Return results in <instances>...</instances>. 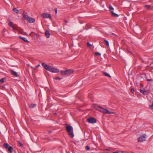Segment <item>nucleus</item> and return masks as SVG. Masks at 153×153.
Wrapping results in <instances>:
<instances>
[{"mask_svg": "<svg viewBox=\"0 0 153 153\" xmlns=\"http://www.w3.org/2000/svg\"><path fill=\"white\" fill-rule=\"evenodd\" d=\"M73 71L71 70H68L65 71H61V74L62 75L67 76L73 73Z\"/></svg>", "mask_w": 153, "mask_h": 153, "instance_id": "obj_5", "label": "nucleus"}, {"mask_svg": "<svg viewBox=\"0 0 153 153\" xmlns=\"http://www.w3.org/2000/svg\"><path fill=\"white\" fill-rule=\"evenodd\" d=\"M31 68H33V67H31Z\"/></svg>", "mask_w": 153, "mask_h": 153, "instance_id": "obj_38", "label": "nucleus"}, {"mask_svg": "<svg viewBox=\"0 0 153 153\" xmlns=\"http://www.w3.org/2000/svg\"><path fill=\"white\" fill-rule=\"evenodd\" d=\"M149 108L151 109H153V102L152 105H149Z\"/></svg>", "mask_w": 153, "mask_h": 153, "instance_id": "obj_26", "label": "nucleus"}, {"mask_svg": "<svg viewBox=\"0 0 153 153\" xmlns=\"http://www.w3.org/2000/svg\"><path fill=\"white\" fill-rule=\"evenodd\" d=\"M23 17L25 19L27 20L30 23H33L35 22V20L34 19L28 16L24 13H23Z\"/></svg>", "mask_w": 153, "mask_h": 153, "instance_id": "obj_3", "label": "nucleus"}, {"mask_svg": "<svg viewBox=\"0 0 153 153\" xmlns=\"http://www.w3.org/2000/svg\"><path fill=\"white\" fill-rule=\"evenodd\" d=\"M104 42L108 46H109V42L107 40H104Z\"/></svg>", "mask_w": 153, "mask_h": 153, "instance_id": "obj_22", "label": "nucleus"}, {"mask_svg": "<svg viewBox=\"0 0 153 153\" xmlns=\"http://www.w3.org/2000/svg\"><path fill=\"white\" fill-rule=\"evenodd\" d=\"M6 80L5 78H2L0 80V83H3L4 82H5V81Z\"/></svg>", "mask_w": 153, "mask_h": 153, "instance_id": "obj_18", "label": "nucleus"}, {"mask_svg": "<svg viewBox=\"0 0 153 153\" xmlns=\"http://www.w3.org/2000/svg\"><path fill=\"white\" fill-rule=\"evenodd\" d=\"M87 121L89 123H95L96 122V120L94 117H90L87 119Z\"/></svg>", "mask_w": 153, "mask_h": 153, "instance_id": "obj_7", "label": "nucleus"}, {"mask_svg": "<svg viewBox=\"0 0 153 153\" xmlns=\"http://www.w3.org/2000/svg\"><path fill=\"white\" fill-rule=\"evenodd\" d=\"M85 148L87 150H89L90 149V147L89 146H86Z\"/></svg>", "mask_w": 153, "mask_h": 153, "instance_id": "obj_25", "label": "nucleus"}, {"mask_svg": "<svg viewBox=\"0 0 153 153\" xmlns=\"http://www.w3.org/2000/svg\"><path fill=\"white\" fill-rule=\"evenodd\" d=\"M111 16L114 17H117L119 16V15H118L117 14L115 13H114L113 11L111 12Z\"/></svg>", "mask_w": 153, "mask_h": 153, "instance_id": "obj_13", "label": "nucleus"}, {"mask_svg": "<svg viewBox=\"0 0 153 153\" xmlns=\"http://www.w3.org/2000/svg\"><path fill=\"white\" fill-rule=\"evenodd\" d=\"M36 104H32L30 105V107L31 108H34V107L36 106Z\"/></svg>", "mask_w": 153, "mask_h": 153, "instance_id": "obj_20", "label": "nucleus"}, {"mask_svg": "<svg viewBox=\"0 0 153 153\" xmlns=\"http://www.w3.org/2000/svg\"><path fill=\"white\" fill-rule=\"evenodd\" d=\"M19 37L21 39H22L25 42H28L29 41H28V40L25 38V37H22L21 36H19Z\"/></svg>", "mask_w": 153, "mask_h": 153, "instance_id": "obj_15", "label": "nucleus"}, {"mask_svg": "<svg viewBox=\"0 0 153 153\" xmlns=\"http://www.w3.org/2000/svg\"><path fill=\"white\" fill-rule=\"evenodd\" d=\"M109 8L111 12H111H113V10H114V9L111 5H109Z\"/></svg>", "mask_w": 153, "mask_h": 153, "instance_id": "obj_17", "label": "nucleus"}, {"mask_svg": "<svg viewBox=\"0 0 153 153\" xmlns=\"http://www.w3.org/2000/svg\"><path fill=\"white\" fill-rule=\"evenodd\" d=\"M31 68H33V67H31Z\"/></svg>", "mask_w": 153, "mask_h": 153, "instance_id": "obj_39", "label": "nucleus"}, {"mask_svg": "<svg viewBox=\"0 0 153 153\" xmlns=\"http://www.w3.org/2000/svg\"><path fill=\"white\" fill-rule=\"evenodd\" d=\"M87 45L88 47H89L91 46V45L89 42H87Z\"/></svg>", "mask_w": 153, "mask_h": 153, "instance_id": "obj_28", "label": "nucleus"}, {"mask_svg": "<svg viewBox=\"0 0 153 153\" xmlns=\"http://www.w3.org/2000/svg\"><path fill=\"white\" fill-rule=\"evenodd\" d=\"M13 10L16 13H19V10L16 9V8H14L13 9Z\"/></svg>", "mask_w": 153, "mask_h": 153, "instance_id": "obj_21", "label": "nucleus"}, {"mask_svg": "<svg viewBox=\"0 0 153 153\" xmlns=\"http://www.w3.org/2000/svg\"><path fill=\"white\" fill-rule=\"evenodd\" d=\"M147 80L148 81H152V79H147Z\"/></svg>", "mask_w": 153, "mask_h": 153, "instance_id": "obj_33", "label": "nucleus"}, {"mask_svg": "<svg viewBox=\"0 0 153 153\" xmlns=\"http://www.w3.org/2000/svg\"><path fill=\"white\" fill-rule=\"evenodd\" d=\"M39 65H37V66H36V68L38 67H39Z\"/></svg>", "mask_w": 153, "mask_h": 153, "instance_id": "obj_36", "label": "nucleus"}, {"mask_svg": "<svg viewBox=\"0 0 153 153\" xmlns=\"http://www.w3.org/2000/svg\"><path fill=\"white\" fill-rule=\"evenodd\" d=\"M123 151H119L116 152H114V153H123Z\"/></svg>", "mask_w": 153, "mask_h": 153, "instance_id": "obj_29", "label": "nucleus"}, {"mask_svg": "<svg viewBox=\"0 0 153 153\" xmlns=\"http://www.w3.org/2000/svg\"><path fill=\"white\" fill-rule=\"evenodd\" d=\"M94 55L95 56H100L101 54L99 52H95L94 53Z\"/></svg>", "mask_w": 153, "mask_h": 153, "instance_id": "obj_24", "label": "nucleus"}, {"mask_svg": "<svg viewBox=\"0 0 153 153\" xmlns=\"http://www.w3.org/2000/svg\"><path fill=\"white\" fill-rule=\"evenodd\" d=\"M65 128L66 130L68 132L69 136L71 138H73L74 135L73 132V128L72 127L68 124H66Z\"/></svg>", "mask_w": 153, "mask_h": 153, "instance_id": "obj_2", "label": "nucleus"}, {"mask_svg": "<svg viewBox=\"0 0 153 153\" xmlns=\"http://www.w3.org/2000/svg\"><path fill=\"white\" fill-rule=\"evenodd\" d=\"M42 65L45 69L53 73H58L59 71V69L57 68H52L44 63H42Z\"/></svg>", "mask_w": 153, "mask_h": 153, "instance_id": "obj_1", "label": "nucleus"}, {"mask_svg": "<svg viewBox=\"0 0 153 153\" xmlns=\"http://www.w3.org/2000/svg\"><path fill=\"white\" fill-rule=\"evenodd\" d=\"M103 74L105 76H108L109 77H111V76L107 73L105 72H103Z\"/></svg>", "mask_w": 153, "mask_h": 153, "instance_id": "obj_19", "label": "nucleus"}, {"mask_svg": "<svg viewBox=\"0 0 153 153\" xmlns=\"http://www.w3.org/2000/svg\"><path fill=\"white\" fill-rule=\"evenodd\" d=\"M42 16L44 18H49L50 19H52L51 16L48 13H43Z\"/></svg>", "mask_w": 153, "mask_h": 153, "instance_id": "obj_8", "label": "nucleus"}, {"mask_svg": "<svg viewBox=\"0 0 153 153\" xmlns=\"http://www.w3.org/2000/svg\"><path fill=\"white\" fill-rule=\"evenodd\" d=\"M48 133L49 134L51 133V131H48Z\"/></svg>", "mask_w": 153, "mask_h": 153, "instance_id": "obj_34", "label": "nucleus"}, {"mask_svg": "<svg viewBox=\"0 0 153 153\" xmlns=\"http://www.w3.org/2000/svg\"><path fill=\"white\" fill-rule=\"evenodd\" d=\"M140 91L141 93L143 94V95H146L148 94V91L146 90H143L141 89L140 90Z\"/></svg>", "mask_w": 153, "mask_h": 153, "instance_id": "obj_9", "label": "nucleus"}, {"mask_svg": "<svg viewBox=\"0 0 153 153\" xmlns=\"http://www.w3.org/2000/svg\"><path fill=\"white\" fill-rule=\"evenodd\" d=\"M45 36L47 38H49L50 35V33L49 31L48 30H46L45 33Z\"/></svg>", "mask_w": 153, "mask_h": 153, "instance_id": "obj_10", "label": "nucleus"}, {"mask_svg": "<svg viewBox=\"0 0 153 153\" xmlns=\"http://www.w3.org/2000/svg\"><path fill=\"white\" fill-rule=\"evenodd\" d=\"M146 135L145 134H144L140 137L138 139V142H142L145 141L146 138Z\"/></svg>", "mask_w": 153, "mask_h": 153, "instance_id": "obj_6", "label": "nucleus"}, {"mask_svg": "<svg viewBox=\"0 0 153 153\" xmlns=\"http://www.w3.org/2000/svg\"><path fill=\"white\" fill-rule=\"evenodd\" d=\"M11 74L17 77L18 76L17 73L16 72L11 70Z\"/></svg>", "mask_w": 153, "mask_h": 153, "instance_id": "obj_12", "label": "nucleus"}, {"mask_svg": "<svg viewBox=\"0 0 153 153\" xmlns=\"http://www.w3.org/2000/svg\"><path fill=\"white\" fill-rule=\"evenodd\" d=\"M97 109L104 114H111L114 113L113 112H110L107 109L102 108L100 106H98Z\"/></svg>", "mask_w": 153, "mask_h": 153, "instance_id": "obj_4", "label": "nucleus"}, {"mask_svg": "<svg viewBox=\"0 0 153 153\" xmlns=\"http://www.w3.org/2000/svg\"><path fill=\"white\" fill-rule=\"evenodd\" d=\"M131 91L132 93H133L134 91V89L133 88H131Z\"/></svg>", "mask_w": 153, "mask_h": 153, "instance_id": "obj_31", "label": "nucleus"}, {"mask_svg": "<svg viewBox=\"0 0 153 153\" xmlns=\"http://www.w3.org/2000/svg\"><path fill=\"white\" fill-rule=\"evenodd\" d=\"M123 153H125V152H123Z\"/></svg>", "mask_w": 153, "mask_h": 153, "instance_id": "obj_37", "label": "nucleus"}, {"mask_svg": "<svg viewBox=\"0 0 153 153\" xmlns=\"http://www.w3.org/2000/svg\"><path fill=\"white\" fill-rule=\"evenodd\" d=\"M62 78H60L59 77H56V78H54V79H59V80L61 79Z\"/></svg>", "mask_w": 153, "mask_h": 153, "instance_id": "obj_30", "label": "nucleus"}, {"mask_svg": "<svg viewBox=\"0 0 153 153\" xmlns=\"http://www.w3.org/2000/svg\"><path fill=\"white\" fill-rule=\"evenodd\" d=\"M145 8H146L147 9H149L150 7V5H146L145 6Z\"/></svg>", "mask_w": 153, "mask_h": 153, "instance_id": "obj_27", "label": "nucleus"}, {"mask_svg": "<svg viewBox=\"0 0 153 153\" xmlns=\"http://www.w3.org/2000/svg\"><path fill=\"white\" fill-rule=\"evenodd\" d=\"M18 144L20 146L22 147L23 146V145L19 141H18L17 142Z\"/></svg>", "mask_w": 153, "mask_h": 153, "instance_id": "obj_23", "label": "nucleus"}, {"mask_svg": "<svg viewBox=\"0 0 153 153\" xmlns=\"http://www.w3.org/2000/svg\"><path fill=\"white\" fill-rule=\"evenodd\" d=\"M8 25L9 26L11 27L13 29V30H15V28L13 26V24L12 22L11 21H10L9 23L8 24Z\"/></svg>", "mask_w": 153, "mask_h": 153, "instance_id": "obj_11", "label": "nucleus"}, {"mask_svg": "<svg viewBox=\"0 0 153 153\" xmlns=\"http://www.w3.org/2000/svg\"><path fill=\"white\" fill-rule=\"evenodd\" d=\"M65 23H67V22H68L67 21V20H65Z\"/></svg>", "mask_w": 153, "mask_h": 153, "instance_id": "obj_35", "label": "nucleus"}, {"mask_svg": "<svg viewBox=\"0 0 153 153\" xmlns=\"http://www.w3.org/2000/svg\"><path fill=\"white\" fill-rule=\"evenodd\" d=\"M55 12L56 13H57V9H55Z\"/></svg>", "mask_w": 153, "mask_h": 153, "instance_id": "obj_32", "label": "nucleus"}, {"mask_svg": "<svg viewBox=\"0 0 153 153\" xmlns=\"http://www.w3.org/2000/svg\"><path fill=\"white\" fill-rule=\"evenodd\" d=\"M3 145L4 148L6 149H7L10 146L7 143H4Z\"/></svg>", "mask_w": 153, "mask_h": 153, "instance_id": "obj_16", "label": "nucleus"}, {"mask_svg": "<svg viewBox=\"0 0 153 153\" xmlns=\"http://www.w3.org/2000/svg\"><path fill=\"white\" fill-rule=\"evenodd\" d=\"M8 151L12 153L13 152V148L11 146H10L7 149Z\"/></svg>", "mask_w": 153, "mask_h": 153, "instance_id": "obj_14", "label": "nucleus"}]
</instances>
